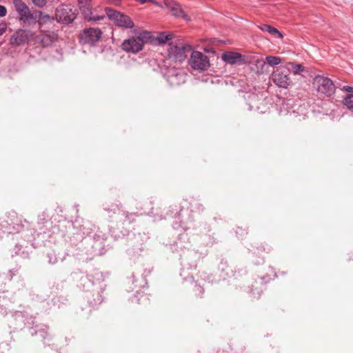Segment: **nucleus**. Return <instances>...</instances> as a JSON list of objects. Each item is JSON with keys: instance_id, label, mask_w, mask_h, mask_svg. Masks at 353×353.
Returning a JSON list of instances; mask_svg holds the SVG:
<instances>
[{"instance_id": "obj_1", "label": "nucleus", "mask_w": 353, "mask_h": 353, "mask_svg": "<svg viewBox=\"0 0 353 353\" xmlns=\"http://www.w3.org/2000/svg\"><path fill=\"white\" fill-rule=\"evenodd\" d=\"M154 37L150 32L137 31L135 36L123 41L121 48L126 52L137 54L143 49L145 43H152Z\"/></svg>"}, {"instance_id": "obj_2", "label": "nucleus", "mask_w": 353, "mask_h": 353, "mask_svg": "<svg viewBox=\"0 0 353 353\" xmlns=\"http://www.w3.org/2000/svg\"><path fill=\"white\" fill-rule=\"evenodd\" d=\"M312 83L317 92L327 97L331 96L335 91L333 81L326 77L316 75L314 77Z\"/></svg>"}, {"instance_id": "obj_3", "label": "nucleus", "mask_w": 353, "mask_h": 353, "mask_svg": "<svg viewBox=\"0 0 353 353\" xmlns=\"http://www.w3.org/2000/svg\"><path fill=\"white\" fill-rule=\"evenodd\" d=\"M188 63L194 70L204 71L210 67L208 56L199 51L192 52Z\"/></svg>"}, {"instance_id": "obj_4", "label": "nucleus", "mask_w": 353, "mask_h": 353, "mask_svg": "<svg viewBox=\"0 0 353 353\" xmlns=\"http://www.w3.org/2000/svg\"><path fill=\"white\" fill-rule=\"evenodd\" d=\"M168 51L170 57L176 61L181 62L185 60L188 53L192 51V48L190 46L182 42L171 43Z\"/></svg>"}, {"instance_id": "obj_5", "label": "nucleus", "mask_w": 353, "mask_h": 353, "mask_svg": "<svg viewBox=\"0 0 353 353\" xmlns=\"http://www.w3.org/2000/svg\"><path fill=\"white\" fill-rule=\"evenodd\" d=\"M105 11L108 18L117 26L125 28H131L134 26L133 21L128 16L110 8H106Z\"/></svg>"}, {"instance_id": "obj_6", "label": "nucleus", "mask_w": 353, "mask_h": 353, "mask_svg": "<svg viewBox=\"0 0 353 353\" xmlns=\"http://www.w3.org/2000/svg\"><path fill=\"white\" fill-rule=\"evenodd\" d=\"M75 12L72 10L71 5L61 4L55 12V18L59 23H69L74 20Z\"/></svg>"}, {"instance_id": "obj_7", "label": "nucleus", "mask_w": 353, "mask_h": 353, "mask_svg": "<svg viewBox=\"0 0 353 353\" xmlns=\"http://www.w3.org/2000/svg\"><path fill=\"white\" fill-rule=\"evenodd\" d=\"M290 74V71L288 68H277L272 74V80L277 86L286 88L291 83V81L289 77Z\"/></svg>"}, {"instance_id": "obj_8", "label": "nucleus", "mask_w": 353, "mask_h": 353, "mask_svg": "<svg viewBox=\"0 0 353 353\" xmlns=\"http://www.w3.org/2000/svg\"><path fill=\"white\" fill-rule=\"evenodd\" d=\"M78 3L79 9L85 20L89 21H97L104 18L103 16H99L93 12L91 6V0H78Z\"/></svg>"}, {"instance_id": "obj_9", "label": "nucleus", "mask_w": 353, "mask_h": 353, "mask_svg": "<svg viewBox=\"0 0 353 353\" xmlns=\"http://www.w3.org/2000/svg\"><path fill=\"white\" fill-rule=\"evenodd\" d=\"M101 36V32L97 28L85 29L80 34V41L84 44H92L98 41Z\"/></svg>"}, {"instance_id": "obj_10", "label": "nucleus", "mask_w": 353, "mask_h": 353, "mask_svg": "<svg viewBox=\"0 0 353 353\" xmlns=\"http://www.w3.org/2000/svg\"><path fill=\"white\" fill-rule=\"evenodd\" d=\"M14 6L19 13L20 20L26 21L29 19L33 18L30 13L29 8L22 1V0H13Z\"/></svg>"}, {"instance_id": "obj_11", "label": "nucleus", "mask_w": 353, "mask_h": 353, "mask_svg": "<svg viewBox=\"0 0 353 353\" xmlns=\"http://www.w3.org/2000/svg\"><path fill=\"white\" fill-rule=\"evenodd\" d=\"M164 3L175 17H182L186 20H189L187 14H185L181 6L176 1L174 0H164Z\"/></svg>"}, {"instance_id": "obj_12", "label": "nucleus", "mask_w": 353, "mask_h": 353, "mask_svg": "<svg viewBox=\"0 0 353 353\" xmlns=\"http://www.w3.org/2000/svg\"><path fill=\"white\" fill-rule=\"evenodd\" d=\"M222 59L229 64L243 63L242 55L240 53L234 52H226L221 56Z\"/></svg>"}, {"instance_id": "obj_13", "label": "nucleus", "mask_w": 353, "mask_h": 353, "mask_svg": "<svg viewBox=\"0 0 353 353\" xmlns=\"http://www.w3.org/2000/svg\"><path fill=\"white\" fill-rule=\"evenodd\" d=\"M35 17L38 18V22L40 25L51 23L54 21V17L49 14H45L41 11H38L35 13Z\"/></svg>"}, {"instance_id": "obj_14", "label": "nucleus", "mask_w": 353, "mask_h": 353, "mask_svg": "<svg viewBox=\"0 0 353 353\" xmlns=\"http://www.w3.org/2000/svg\"><path fill=\"white\" fill-rule=\"evenodd\" d=\"M27 38V35L24 31H19L14 35L11 40L12 43H15L17 45H20L21 43L26 41Z\"/></svg>"}, {"instance_id": "obj_15", "label": "nucleus", "mask_w": 353, "mask_h": 353, "mask_svg": "<svg viewBox=\"0 0 353 353\" xmlns=\"http://www.w3.org/2000/svg\"><path fill=\"white\" fill-rule=\"evenodd\" d=\"M259 28L262 31L268 32L272 34H278L279 38H283V34L276 28L268 24H263Z\"/></svg>"}, {"instance_id": "obj_16", "label": "nucleus", "mask_w": 353, "mask_h": 353, "mask_svg": "<svg viewBox=\"0 0 353 353\" xmlns=\"http://www.w3.org/2000/svg\"><path fill=\"white\" fill-rule=\"evenodd\" d=\"M172 39V34L171 33L161 32L157 35L156 40L159 44H163Z\"/></svg>"}, {"instance_id": "obj_17", "label": "nucleus", "mask_w": 353, "mask_h": 353, "mask_svg": "<svg viewBox=\"0 0 353 353\" xmlns=\"http://www.w3.org/2000/svg\"><path fill=\"white\" fill-rule=\"evenodd\" d=\"M266 62L270 65H277L281 62V59L279 57L268 56L265 58Z\"/></svg>"}, {"instance_id": "obj_18", "label": "nucleus", "mask_w": 353, "mask_h": 353, "mask_svg": "<svg viewBox=\"0 0 353 353\" xmlns=\"http://www.w3.org/2000/svg\"><path fill=\"white\" fill-rule=\"evenodd\" d=\"M343 103L350 110H353V94H347L343 99Z\"/></svg>"}, {"instance_id": "obj_19", "label": "nucleus", "mask_w": 353, "mask_h": 353, "mask_svg": "<svg viewBox=\"0 0 353 353\" xmlns=\"http://www.w3.org/2000/svg\"><path fill=\"white\" fill-rule=\"evenodd\" d=\"M292 69L294 74H298L303 71V67L299 64H292Z\"/></svg>"}, {"instance_id": "obj_20", "label": "nucleus", "mask_w": 353, "mask_h": 353, "mask_svg": "<svg viewBox=\"0 0 353 353\" xmlns=\"http://www.w3.org/2000/svg\"><path fill=\"white\" fill-rule=\"evenodd\" d=\"M32 3L37 7L42 8L46 4V0H32Z\"/></svg>"}, {"instance_id": "obj_21", "label": "nucleus", "mask_w": 353, "mask_h": 353, "mask_svg": "<svg viewBox=\"0 0 353 353\" xmlns=\"http://www.w3.org/2000/svg\"><path fill=\"white\" fill-rule=\"evenodd\" d=\"M7 13L6 7L0 5V17H4Z\"/></svg>"}, {"instance_id": "obj_22", "label": "nucleus", "mask_w": 353, "mask_h": 353, "mask_svg": "<svg viewBox=\"0 0 353 353\" xmlns=\"http://www.w3.org/2000/svg\"><path fill=\"white\" fill-rule=\"evenodd\" d=\"M341 90L343 91L350 92V93H353V87H352V86L345 85V86H343L341 88Z\"/></svg>"}, {"instance_id": "obj_23", "label": "nucleus", "mask_w": 353, "mask_h": 353, "mask_svg": "<svg viewBox=\"0 0 353 353\" xmlns=\"http://www.w3.org/2000/svg\"><path fill=\"white\" fill-rule=\"evenodd\" d=\"M6 29V25L3 23L0 22V35L2 34Z\"/></svg>"}, {"instance_id": "obj_24", "label": "nucleus", "mask_w": 353, "mask_h": 353, "mask_svg": "<svg viewBox=\"0 0 353 353\" xmlns=\"http://www.w3.org/2000/svg\"><path fill=\"white\" fill-rule=\"evenodd\" d=\"M110 3L114 4L115 6H119L121 3V0H108Z\"/></svg>"}, {"instance_id": "obj_25", "label": "nucleus", "mask_w": 353, "mask_h": 353, "mask_svg": "<svg viewBox=\"0 0 353 353\" xmlns=\"http://www.w3.org/2000/svg\"><path fill=\"white\" fill-rule=\"evenodd\" d=\"M261 63L262 66L265 65V62H263V61H261Z\"/></svg>"}]
</instances>
